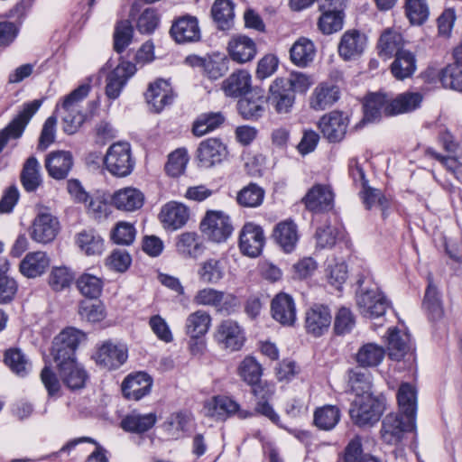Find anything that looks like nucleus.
I'll list each match as a JSON object with an SVG mask.
<instances>
[{"label":"nucleus","mask_w":462,"mask_h":462,"mask_svg":"<svg viewBox=\"0 0 462 462\" xmlns=\"http://www.w3.org/2000/svg\"><path fill=\"white\" fill-rule=\"evenodd\" d=\"M422 96L418 92H404L395 97L384 93L369 94L364 104V119L374 122L383 116H392L410 113L418 108Z\"/></svg>","instance_id":"obj_1"},{"label":"nucleus","mask_w":462,"mask_h":462,"mask_svg":"<svg viewBox=\"0 0 462 462\" xmlns=\"http://www.w3.org/2000/svg\"><path fill=\"white\" fill-rule=\"evenodd\" d=\"M365 278H359L357 284L359 290L356 292V304L360 313L368 319H379L383 317L390 308V302L381 291L377 284L366 285Z\"/></svg>","instance_id":"obj_2"},{"label":"nucleus","mask_w":462,"mask_h":462,"mask_svg":"<svg viewBox=\"0 0 462 462\" xmlns=\"http://www.w3.org/2000/svg\"><path fill=\"white\" fill-rule=\"evenodd\" d=\"M89 84H82L66 96L61 105H57L55 111L60 113L63 122V130L69 134H75L85 120L80 111V102L88 96Z\"/></svg>","instance_id":"obj_3"},{"label":"nucleus","mask_w":462,"mask_h":462,"mask_svg":"<svg viewBox=\"0 0 462 462\" xmlns=\"http://www.w3.org/2000/svg\"><path fill=\"white\" fill-rule=\"evenodd\" d=\"M385 409L383 394H365L355 397L349 409L352 421L359 426H372L376 423Z\"/></svg>","instance_id":"obj_4"},{"label":"nucleus","mask_w":462,"mask_h":462,"mask_svg":"<svg viewBox=\"0 0 462 462\" xmlns=\"http://www.w3.org/2000/svg\"><path fill=\"white\" fill-rule=\"evenodd\" d=\"M103 161L106 169L116 177L128 176L134 167L131 145L127 142H117L110 145Z\"/></svg>","instance_id":"obj_5"},{"label":"nucleus","mask_w":462,"mask_h":462,"mask_svg":"<svg viewBox=\"0 0 462 462\" xmlns=\"http://www.w3.org/2000/svg\"><path fill=\"white\" fill-rule=\"evenodd\" d=\"M416 420L402 414L390 413L385 416L380 430L382 440L387 445L400 444L405 435L414 431Z\"/></svg>","instance_id":"obj_6"},{"label":"nucleus","mask_w":462,"mask_h":462,"mask_svg":"<svg viewBox=\"0 0 462 462\" xmlns=\"http://www.w3.org/2000/svg\"><path fill=\"white\" fill-rule=\"evenodd\" d=\"M204 409L206 415L216 420H226L232 416H237L240 420L254 417V411L242 409L238 402L226 395L214 396Z\"/></svg>","instance_id":"obj_7"},{"label":"nucleus","mask_w":462,"mask_h":462,"mask_svg":"<svg viewBox=\"0 0 462 462\" xmlns=\"http://www.w3.org/2000/svg\"><path fill=\"white\" fill-rule=\"evenodd\" d=\"M193 301L197 305L211 307L216 312L225 315H229L238 305L237 298L234 294L211 287L199 290Z\"/></svg>","instance_id":"obj_8"},{"label":"nucleus","mask_w":462,"mask_h":462,"mask_svg":"<svg viewBox=\"0 0 462 462\" xmlns=\"http://www.w3.org/2000/svg\"><path fill=\"white\" fill-rule=\"evenodd\" d=\"M213 338L221 349L229 352L240 350L245 342L244 328L233 319L221 321L216 327Z\"/></svg>","instance_id":"obj_9"},{"label":"nucleus","mask_w":462,"mask_h":462,"mask_svg":"<svg viewBox=\"0 0 462 462\" xmlns=\"http://www.w3.org/2000/svg\"><path fill=\"white\" fill-rule=\"evenodd\" d=\"M202 234L215 243L225 242L233 232V226L227 215L222 211H208L200 223Z\"/></svg>","instance_id":"obj_10"},{"label":"nucleus","mask_w":462,"mask_h":462,"mask_svg":"<svg viewBox=\"0 0 462 462\" xmlns=\"http://www.w3.org/2000/svg\"><path fill=\"white\" fill-rule=\"evenodd\" d=\"M332 315L328 306L316 303L308 308L304 315V328L307 334L319 337L328 331Z\"/></svg>","instance_id":"obj_11"},{"label":"nucleus","mask_w":462,"mask_h":462,"mask_svg":"<svg viewBox=\"0 0 462 462\" xmlns=\"http://www.w3.org/2000/svg\"><path fill=\"white\" fill-rule=\"evenodd\" d=\"M295 101L294 92L286 79H276L269 88L268 102L278 114L289 113Z\"/></svg>","instance_id":"obj_12"},{"label":"nucleus","mask_w":462,"mask_h":462,"mask_svg":"<svg viewBox=\"0 0 462 462\" xmlns=\"http://www.w3.org/2000/svg\"><path fill=\"white\" fill-rule=\"evenodd\" d=\"M265 236L263 228L254 223H246L239 236V248L243 254L257 257L263 251Z\"/></svg>","instance_id":"obj_13"},{"label":"nucleus","mask_w":462,"mask_h":462,"mask_svg":"<svg viewBox=\"0 0 462 462\" xmlns=\"http://www.w3.org/2000/svg\"><path fill=\"white\" fill-rule=\"evenodd\" d=\"M126 359L127 348L110 340L102 343L95 355L97 364L109 370L120 367Z\"/></svg>","instance_id":"obj_14"},{"label":"nucleus","mask_w":462,"mask_h":462,"mask_svg":"<svg viewBox=\"0 0 462 462\" xmlns=\"http://www.w3.org/2000/svg\"><path fill=\"white\" fill-rule=\"evenodd\" d=\"M60 231L58 218L50 213H40L33 220L31 231L32 240L41 244L52 242Z\"/></svg>","instance_id":"obj_15"},{"label":"nucleus","mask_w":462,"mask_h":462,"mask_svg":"<svg viewBox=\"0 0 462 462\" xmlns=\"http://www.w3.org/2000/svg\"><path fill=\"white\" fill-rule=\"evenodd\" d=\"M185 61L212 80L221 78L228 70V60L226 58L189 55Z\"/></svg>","instance_id":"obj_16"},{"label":"nucleus","mask_w":462,"mask_h":462,"mask_svg":"<svg viewBox=\"0 0 462 462\" xmlns=\"http://www.w3.org/2000/svg\"><path fill=\"white\" fill-rule=\"evenodd\" d=\"M302 202L310 211L318 213L333 208L334 193L328 185L316 184L303 197Z\"/></svg>","instance_id":"obj_17"},{"label":"nucleus","mask_w":462,"mask_h":462,"mask_svg":"<svg viewBox=\"0 0 462 462\" xmlns=\"http://www.w3.org/2000/svg\"><path fill=\"white\" fill-rule=\"evenodd\" d=\"M226 147L217 138L202 141L197 149V158L200 167L211 168L220 163L226 156Z\"/></svg>","instance_id":"obj_18"},{"label":"nucleus","mask_w":462,"mask_h":462,"mask_svg":"<svg viewBox=\"0 0 462 462\" xmlns=\"http://www.w3.org/2000/svg\"><path fill=\"white\" fill-rule=\"evenodd\" d=\"M366 42V36L358 30L346 31L337 46L338 54L344 60H355L364 52Z\"/></svg>","instance_id":"obj_19"},{"label":"nucleus","mask_w":462,"mask_h":462,"mask_svg":"<svg viewBox=\"0 0 462 462\" xmlns=\"http://www.w3.org/2000/svg\"><path fill=\"white\" fill-rule=\"evenodd\" d=\"M271 312L273 318L283 326H293L297 319L295 302L287 293L281 292L273 299Z\"/></svg>","instance_id":"obj_20"},{"label":"nucleus","mask_w":462,"mask_h":462,"mask_svg":"<svg viewBox=\"0 0 462 462\" xmlns=\"http://www.w3.org/2000/svg\"><path fill=\"white\" fill-rule=\"evenodd\" d=\"M136 71L135 65L123 61L111 71L106 79V94L110 99H116L126 84L129 78H131Z\"/></svg>","instance_id":"obj_21"},{"label":"nucleus","mask_w":462,"mask_h":462,"mask_svg":"<svg viewBox=\"0 0 462 462\" xmlns=\"http://www.w3.org/2000/svg\"><path fill=\"white\" fill-rule=\"evenodd\" d=\"M347 124V118L342 113L333 111L321 117L319 127L325 138L329 142L337 143L344 138Z\"/></svg>","instance_id":"obj_22"},{"label":"nucleus","mask_w":462,"mask_h":462,"mask_svg":"<svg viewBox=\"0 0 462 462\" xmlns=\"http://www.w3.org/2000/svg\"><path fill=\"white\" fill-rule=\"evenodd\" d=\"M152 385V377L144 372H139L134 374H129L124 380L122 393L128 400L139 401L150 393Z\"/></svg>","instance_id":"obj_23"},{"label":"nucleus","mask_w":462,"mask_h":462,"mask_svg":"<svg viewBox=\"0 0 462 462\" xmlns=\"http://www.w3.org/2000/svg\"><path fill=\"white\" fill-rule=\"evenodd\" d=\"M171 34L179 43L193 42L200 39L198 19L186 15L178 18L171 28Z\"/></svg>","instance_id":"obj_24"},{"label":"nucleus","mask_w":462,"mask_h":462,"mask_svg":"<svg viewBox=\"0 0 462 462\" xmlns=\"http://www.w3.org/2000/svg\"><path fill=\"white\" fill-rule=\"evenodd\" d=\"M173 97L170 84L163 79L151 83L145 93L147 103L156 113L161 112L166 106L171 104Z\"/></svg>","instance_id":"obj_25"},{"label":"nucleus","mask_w":462,"mask_h":462,"mask_svg":"<svg viewBox=\"0 0 462 462\" xmlns=\"http://www.w3.org/2000/svg\"><path fill=\"white\" fill-rule=\"evenodd\" d=\"M189 217V208L175 201L165 204L160 213V219L166 228L177 230L186 225Z\"/></svg>","instance_id":"obj_26"},{"label":"nucleus","mask_w":462,"mask_h":462,"mask_svg":"<svg viewBox=\"0 0 462 462\" xmlns=\"http://www.w3.org/2000/svg\"><path fill=\"white\" fill-rule=\"evenodd\" d=\"M57 371L62 383L72 391L84 388L88 380V372L78 361L65 363Z\"/></svg>","instance_id":"obj_27"},{"label":"nucleus","mask_w":462,"mask_h":462,"mask_svg":"<svg viewBox=\"0 0 462 462\" xmlns=\"http://www.w3.org/2000/svg\"><path fill=\"white\" fill-rule=\"evenodd\" d=\"M228 54L237 63L251 61L256 55L254 42L245 35H236L230 39L227 45Z\"/></svg>","instance_id":"obj_28"},{"label":"nucleus","mask_w":462,"mask_h":462,"mask_svg":"<svg viewBox=\"0 0 462 462\" xmlns=\"http://www.w3.org/2000/svg\"><path fill=\"white\" fill-rule=\"evenodd\" d=\"M72 166V154L67 151L52 152L45 160V168L49 175L55 180L65 179Z\"/></svg>","instance_id":"obj_29"},{"label":"nucleus","mask_w":462,"mask_h":462,"mask_svg":"<svg viewBox=\"0 0 462 462\" xmlns=\"http://www.w3.org/2000/svg\"><path fill=\"white\" fill-rule=\"evenodd\" d=\"M112 203L119 210L133 212L143 207L144 195L136 188H123L113 194Z\"/></svg>","instance_id":"obj_30"},{"label":"nucleus","mask_w":462,"mask_h":462,"mask_svg":"<svg viewBox=\"0 0 462 462\" xmlns=\"http://www.w3.org/2000/svg\"><path fill=\"white\" fill-rule=\"evenodd\" d=\"M221 88L229 97L246 95L251 90V75L245 69H237L222 82Z\"/></svg>","instance_id":"obj_31"},{"label":"nucleus","mask_w":462,"mask_h":462,"mask_svg":"<svg viewBox=\"0 0 462 462\" xmlns=\"http://www.w3.org/2000/svg\"><path fill=\"white\" fill-rule=\"evenodd\" d=\"M197 274L204 283L217 284L226 274L225 262L221 258H208L198 265Z\"/></svg>","instance_id":"obj_32"},{"label":"nucleus","mask_w":462,"mask_h":462,"mask_svg":"<svg viewBox=\"0 0 462 462\" xmlns=\"http://www.w3.org/2000/svg\"><path fill=\"white\" fill-rule=\"evenodd\" d=\"M339 98V89L337 86L328 83L318 85L310 98V106L316 111L330 107Z\"/></svg>","instance_id":"obj_33"},{"label":"nucleus","mask_w":462,"mask_h":462,"mask_svg":"<svg viewBox=\"0 0 462 462\" xmlns=\"http://www.w3.org/2000/svg\"><path fill=\"white\" fill-rule=\"evenodd\" d=\"M315 56L314 43L305 37L299 38L290 49L291 62L300 68L309 66L314 60Z\"/></svg>","instance_id":"obj_34"},{"label":"nucleus","mask_w":462,"mask_h":462,"mask_svg":"<svg viewBox=\"0 0 462 462\" xmlns=\"http://www.w3.org/2000/svg\"><path fill=\"white\" fill-rule=\"evenodd\" d=\"M50 265V259L44 252L29 253L20 263L21 273L28 278L42 275Z\"/></svg>","instance_id":"obj_35"},{"label":"nucleus","mask_w":462,"mask_h":462,"mask_svg":"<svg viewBox=\"0 0 462 462\" xmlns=\"http://www.w3.org/2000/svg\"><path fill=\"white\" fill-rule=\"evenodd\" d=\"M273 236L284 252H292L299 240L296 224L291 220L279 223L274 229Z\"/></svg>","instance_id":"obj_36"},{"label":"nucleus","mask_w":462,"mask_h":462,"mask_svg":"<svg viewBox=\"0 0 462 462\" xmlns=\"http://www.w3.org/2000/svg\"><path fill=\"white\" fill-rule=\"evenodd\" d=\"M266 99L256 93L241 98L237 103V109L245 120H257L265 111Z\"/></svg>","instance_id":"obj_37"},{"label":"nucleus","mask_w":462,"mask_h":462,"mask_svg":"<svg viewBox=\"0 0 462 462\" xmlns=\"http://www.w3.org/2000/svg\"><path fill=\"white\" fill-rule=\"evenodd\" d=\"M156 420L157 416L154 412L142 414L134 411L122 420L121 427L125 431L140 434L152 429Z\"/></svg>","instance_id":"obj_38"},{"label":"nucleus","mask_w":462,"mask_h":462,"mask_svg":"<svg viewBox=\"0 0 462 462\" xmlns=\"http://www.w3.org/2000/svg\"><path fill=\"white\" fill-rule=\"evenodd\" d=\"M176 249L185 258H197L202 254L205 247L196 233L185 232L178 236Z\"/></svg>","instance_id":"obj_39"},{"label":"nucleus","mask_w":462,"mask_h":462,"mask_svg":"<svg viewBox=\"0 0 462 462\" xmlns=\"http://www.w3.org/2000/svg\"><path fill=\"white\" fill-rule=\"evenodd\" d=\"M416 62V57L411 51H400L391 65L393 77L399 80L411 78L417 69Z\"/></svg>","instance_id":"obj_40"},{"label":"nucleus","mask_w":462,"mask_h":462,"mask_svg":"<svg viewBox=\"0 0 462 462\" xmlns=\"http://www.w3.org/2000/svg\"><path fill=\"white\" fill-rule=\"evenodd\" d=\"M211 325V316L199 310L190 313L186 319L185 331L191 338H199L207 334Z\"/></svg>","instance_id":"obj_41"},{"label":"nucleus","mask_w":462,"mask_h":462,"mask_svg":"<svg viewBox=\"0 0 462 462\" xmlns=\"http://www.w3.org/2000/svg\"><path fill=\"white\" fill-rule=\"evenodd\" d=\"M252 393L258 399L255 409L253 411L254 415L260 413L276 423L279 420V415L268 402L273 394V389L267 384L258 385L252 388Z\"/></svg>","instance_id":"obj_42"},{"label":"nucleus","mask_w":462,"mask_h":462,"mask_svg":"<svg viewBox=\"0 0 462 462\" xmlns=\"http://www.w3.org/2000/svg\"><path fill=\"white\" fill-rule=\"evenodd\" d=\"M397 401L400 413L407 417H412L416 420L417 411V392L409 383H403L400 385L397 392Z\"/></svg>","instance_id":"obj_43"},{"label":"nucleus","mask_w":462,"mask_h":462,"mask_svg":"<svg viewBox=\"0 0 462 462\" xmlns=\"http://www.w3.org/2000/svg\"><path fill=\"white\" fill-rule=\"evenodd\" d=\"M402 45L403 39L401 33L390 29L385 30L379 40V55L384 59L396 56L400 51H405Z\"/></svg>","instance_id":"obj_44"},{"label":"nucleus","mask_w":462,"mask_h":462,"mask_svg":"<svg viewBox=\"0 0 462 462\" xmlns=\"http://www.w3.org/2000/svg\"><path fill=\"white\" fill-rule=\"evenodd\" d=\"M410 336L397 328H390L388 336V355L393 360L400 361L410 349Z\"/></svg>","instance_id":"obj_45"},{"label":"nucleus","mask_w":462,"mask_h":462,"mask_svg":"<svg viewBox=\"0 0 462 462\" xmlns=\"http://www.w3.org/2000/svg\"><path fill=\"white\" fill-rule=\"evenodd\" d=\"M76 243L87 255H99L104 251V239L95 230H83L79 233Z\"/></svg>","instance_id":"obj_46"},{"label":"nucleus","mask_w":462,"mask_h":462,"mask_svg":"<svg viewBox=\"0 0 462 462\" xmlns=\"http://www.w3.org/2000/svg\"><path fill=\"white\" fill-rule=\"evenodd\" d=\"M224 122L225 116L221 112L201 114L193 123L192 133L196 136L205 135L218 128Z\"/></svg>","instance_id":"obj_47"},{"label":"nucleus","mask_w":462,"mask_h":462,"mask_svg":"<svg viewBox=\"0 0 462 462\" xmlns=\"http://www.w3.org/2000/svg\"><path fill=\"white\" fill-rule=\"evenodd\" d=\"M385 355L384 349L374 343L363 345L356 353V362L362 367H374L379 365Z\"/></svg>","instance_id":"obj_48"},{"label":"nucleus","mask_w":462,"mask_h":462,"mask_svg":"<svg viewBox=\"0 0 462 462\" xmlns=\"http://www.w3.org/2000/svg\"><path fill=\"white\" fill-rule=\"evenodd\" d=\"M21 181L28 192L34 191L41 185L40 163L35 157L26 160L21 173Z\"/></svg>","instance_id":"obj_49"},{"label":"nucleus","mask_w":462,"mask_h":462,"mask_svg":"<svg viewBox=\"0 0 462 462\" xmlns=\"http://www.w3.org/2000/svg\"><path fill=\"white\" fill-rule=\"evenodd\" d=\"M211 14L219 29H229L235 16L234 4L230 0H216Z\"/></svg>","instance_id":"obj_50"},{"label":"nucleus","mask_w":462,"mask_h":462,"mask_svg":"<svg viewBox=\"0 0 462 462\" xmlns=\"http://www.w3.org/2000/svg\"><path fill=\"white\" fill-rule=\"evenodd\" d=\"M340 411L334 405H325L314 412V424L320 430H330L338 423Z\"/></svg>","instance_id":"obj_51"},{"label":"nucleus","mask_w":462,"mask_h":462,"mask_svg":"<svg viewBox=\"0 0 462 462\" xmlns=\"http://www.w3.org/2000/svg\"><path fill=\"white\" fill-rule=\"evenodd\" d=\"M348 384L351 391L355 393L356 397L373 394L372 389V375L367 371H362L358 368L349 371Z\"/></svg>","instance_id":"obj_52"},{"label":"nucleus","mask_w":462,"mask_h":462,"mask_svg":"<svg viewBox=\"0 0 462 462\" xmlns=\"http://www.w3.org/2000/svg\"><path fill=\"white\" fill-rule=\"evenodd\" d=\"M189 421V416L183 411L174 412L168 416L162 424V429L171 439H179L186 430Z\"/></svg>","instance_id":"obj_53"},{"label":"nucleus","mask_w":462,"mask_h":462,"mask_svg":"<svg viewBox=\"0 0 462 462\" xmlns=\"http://www.w3.org/2000/svg\"><path fill=\"white\" fill-rule=\"evenodd\" d=\"M238 374L248 384L254 386L263 385L260 383L262 376L261 365L252 356H246L238 366Z\"/></svg>","instance_id":"obj_54"},{"label":"nucleus","mask_w":462,"mask_h":462,"mask_svg":"<svg viewBox=\"0 0 462 462\" xmlns=\"http://www.w3.org/2000/svg\"><path fill=\"white\" fill-rule=\"evenodd\" d=\"M405 11L411 23L414 25L424 23L430 14L429 5L426 0H406Z\"/></svg>","instance_id":"obj_55"},{"label":"nucleus","mask_w":462,"mask_h":462,"mask_svg":"<svg viewBox=\"0 0 462 462\" xmlns=\"http://www.w3.org/2000/svg\"><path fill=\"white\" fill-rule=\"evenodd\" d=\"M264 190L260 186L250 183L238 192L236 200L243 207L255 208L262 204Z\"/></svg>","instance_id":"obj_56"},{"label":"nucleus","mask_w":462,"mask_h":462,"mask_svg":"<svg viewBox=\"0 0 462 462\" xmlns=\"http://www.w3.org/2000/svg\"><path fill=\"white\" fill-rule=\"evenodd\" d=\"M134 28L128 20L116 23L114 32V49L117 53L123 52L132 42Z\"/></svg>","instance_id":"obj_57"},{"label":"nucleus","mask_w":462,"mask_h":462,"mask_svg":"<svg viewBox=\"0 0 462 462\" xmlns=\"http://www.w3.org/2000/svg\"><path fill=\"white\" fill-rule=\"evenodd\" d=\"M86 339V335L81 330L75 328H67L57 335L53 341L60 345L61 347L69 349L70 352H76L78 346Z\"/></svg>","instance_id":"obj_58"},{"label":"nucleus","mask_w":462,"mask_h":462,"mask_svg":"<svg viewBox=\"0 0 462 462\" xmlns=\"http://www.w3.org/2000/svg\"><path fill=\"white\" fill-rule=\"evenodd\" d=\"M73 280V273L66 266L52 267L49 275V284L55 291L68 288Z\"/></svg>","instance_id":"obj_59"},{"label":"nucleus","mask_w":462,"mask_h":462,"mask_svg":"<svg viewBox=\"0 0 462 462\" xmlns=\"http://www.w3.org/2000/svg\"><path fill=\"white\" fill-rule=\"evenodd\" d=\"M5 363L19 376L27 374L30 364L19 349H9L5 354Z\"/></svg>","instance_id":"obj_60"},{"label":"nucleus","mask_w":462,"mask_h":462,"mask_svg":"<svg viewBox=\"0 0 462 462\" xmlns=\"http://www.w3.org/2000/svg\"><path fill=\"white\" fill-rule=\"evenodd\" d=\"M440 81L446 88L462 91V67L448 64L440 72Z\"/></svg>","instance_id":"obj_61"},{"label":"nucleus","mask_w":462,"mask_h":462,"mask_svg":"<svg viewBox=\"0 0 462 462\" xmlns=\"http://www.w3.org/2000/svg\"><path fill=\"white\" fill-rule=\"evenodd\" d=\"M188 162L187 151L185 149H177L170 153L165 165V171L170 176L178 177L184 172Z\"/></svg>","instance_id":"obj_62"},{"label":"nucleus","mask_w":462,"mask_h":462,"mask_svg":"<svg viewBox=\"0 0 462 462\" xmlns=\"http://www.w3.org/2000/svg\"><path fill=\"white\" fill-rule=\"evenodd\" d=\"M356 326V317L353 312L346 307H341L335 316L334 330L338 336L350 333Z\"/></svg>","instance_id":"obj_63"},{"label":"nucleus","mask_w":462,"mask_h":462,"mask_svg":"<svg viewBox=\"0 0 462 462\" xmlns=\"http://www.w3.org/2000/svg\"><path fill=\"white\" fill-rule=\"evenodd\" d=\"M79 291L88 298H97L102 291V282L99 278L91 274H83L77 281Z\"/></svg>","instance_id":"obj_64"}]
</instances>
